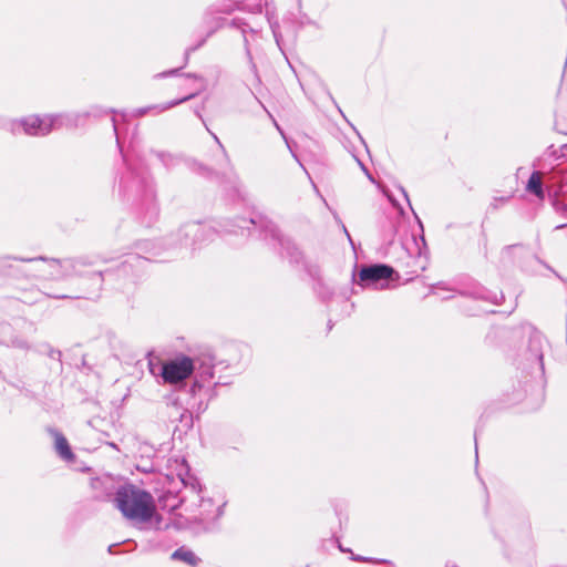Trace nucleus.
I'll list each match as a JSON object with an SVG mask.
<instances>
[{"label":"nucleus","mask_w":567,"mask_h":567,"mask_svg":"<svg viewBox=\"0 0 567 567\" xmlns=\"http://www.w3.org/2000/svg\"><path fill=\"white\" fill-rule=\"evenodd\" d=\"M113 502L122 515L135 524L151 523L153 518H157L153 496L134 485L120 486Z\"/></svg>","instance_id":"obj_1"},{"label":"nucleus","mask_w":567,"mask_h":567,"mask_svg":"<svg viewBox=\"0 0 567 567\" xmlns=\"http://www.w3.org/2000/svg\"><path fill=\"white\" fill-rule=\"evenodd\" d=\"M168 467L172 470V475L175 474L177 478L182 482V484L185 486L186 494L183 496L182 502L183 503H190V506L196 505L197 503L199 506V511L196 513L195 509L190 508V512L195 514V517L200 519L209 518L213 514L212 507L213 502L210 499H204V497L200 495L202 488L190 475H189V467L184 458L178 460H169Z\"/></svg>","instance_id":"obj_2"},{"label":"nucleus","mask_w":567,"mask_h":567,"mask_svg":"<svg viewBox=\"0 0 567 567\" xmlns=\"http://www.w3.org/2000/svg\"><path fill=\"white\" fill-rule=\"evenodd\" d=\"M62 117L59 115L29 116L13 124L14 133L22 130L28 135L43 136L61 126Z\"/></svg>","instance_id":"obj_3"},{"label":"nucleus","mask_w":567,"mask_h":567,"mask_svg":"<svg viewBox=\"0 0 567 567\" xmlns=\"http://www.w3.org/2000/svg\"><path fill=\"white\" fill-rule=\"evenodd\" d=\"M193 371V360L186 355H181L164 363L161 374L166 383L175 384L186 380Z\"/></svg>","instance_id":"obj_4"},{"label":"nucleus","mask_w":567,"mask_h":567,"mask_svg":"<svg viewBox=\"0 0 567 567\" xmlns=\"http://www.w3.org/2000/svg\"><path fill=\"white\" fill-rule=\"evenodd\" d=\"M393 269L385 265H372L359 271V282L365 288L383 289L389 285Z\"/></svg>","instance_id":"obj_5"},{"label":"nucleus","mask_w":567,"mask_h":567,"mask_svg":"<svg viewBox=\"0 0 567 567\" xmlns=\"http://www.w3.org/2000/svg\"><path fill=\"white\" fill-rule=\"evenodd\" d=\"M194 95L190 94L188 96H185L183 99H179V100H175V101H172L167 104H162V105H152V106H148V107H141V109H137L134 111V115L135 116H144L145 114H147L148 112L153 111L155 112L156 114H159L166 110H169L187 100H189L190 97H193Z\"/></svg>","instance_id":"obj_6"},{"label":"nucleus","mask_w":567,"mask_h":567,"mask_svg":"<svg viewBox=\"0 0 567 567\" xmlns=\"http://www.w3.org/2000/svg\"><path fill=\"white\" fill-rule=\"evenodd\" d=\"M172 558L175 560L184 561L189 566H196L199 563V558L190 549L181 547L172 554Z\"/></svg>","instance_id":"obj_7"},{"label":"nucleus","mask_w":567,"mask_h":567,"mask_svg":"<svg viewBox=\"0 0 567 567\" xmlns=\"http://www.w3.org/2000/svg\"><path fill=\"white\" fill-rule=\"evenodd\" d=\"M526 189L537 196L538 198H544V192H543V183H542V175L539 172H534L527 183Z\"/></svg>","instance_id":"obj_8"},{"label":"nucleus","mask_w":567,"mask_h":567,"mask_svg":"<svg viewBox=\"0 0 567 567\" xmlns=\"http://www.w3.org/2000/svg\"><path fill=\"white\" fill-rule=\"evenodd\" d=\"M55 439V450L60 454V456L64 460H71L73 457V453L69 446L66 439L59 432H54Z\"/></svg>","instance_id":"obj_9"},{"label":"nucleus","mask_w":567,"mask_h":567,"mask_svg":"<svg viewBox=\"0 0 567 567\" xmlns=\"http://www.w3.org/2000/svg\"><path fill=\"white\" fill-rule=\"evenodd\" d=\"M532 350L534 352L535 359L540 363L543 368V352H542V340L539 337L535 338L530 342Z\"/></svg>","instance_id":"obj_10"},{"label":"nucleus","mask_w":567,"mask_h":567,"mask_svg":"<svg viewBox=\"0 0 567 567\" xmlns=\"http://www.w3.org/2000/svg\"><path fill=\"white\" fill-rule=\"evenodd\" d=\"M111 483V478L110 477H104V478H95L92 481V487L94 489H99L100 487H102L103 485H106Z\"/></svg>","instance_id":"obj_11"},{"label":"nucleus","mask_w":567,"mask_h":567,"mask_svg":"<svg viewBox=\"0 0 567 567\" xmlns=\"http://www.w3.org/2000/svg\"><path fill=\"white\" fill-rule=\"evenodd\" d=\"M200 230H202V227L199 225H190L188 227L187 234H192V235L196 236Z\"/></svg>","instance_id":"obj_12"},{"label":"nucleus","mask_w":567,"mask_h":567,"mask_svg":"<svg viewBox=\"0 0 567 567\" xmlns=\"http://www.w3.org/2000/svg\"><path fill=\"white\" fill-rule=\"evenodd\" d=\"M274 124H275L276 128L278 130V132L281 134V136L285 138L287 145H289L285 133L282 132L281 127L279 126V124L275 120H274ZM288 147L290 148V146H288Z\"/></svg>","instance_id":"obj_13"},{"label":"nucleus","mask_w":567,"mask_h":567,"mask_svg":"<svg viewBox=\"0 0 567 567\" xmlns=\"http://www.w3.org/2000/svg\"><path fill=\"white\" fill-rule=\"evenodd\" d=\"M243 223H244V225H241L240 227L245 228L247 226V224H254L255 221H254V219H249V220L245 219V220H243Z\"/></svg>","instance_id":"obj_14"},{"label":"nucleus","mask_w":567,"mask_h":567,"mask_svg":"<svg viewBox=\"0 0 567 567\" xmlns=\"http://www.w3.org/2000/svg\"><path fill=\"white\" fill-rule=\"evenodd\" d=\"M112 122H113L114 131L116 132V130H117L116 118H115V117H113V118H112Z\"/></svg>","instance_id":"obj_15"},{"label":"nucleus","mask_w":567,"mask_h":567,"mask_svg":"<svg viewBox=\"0 0 567 567\" xmlns=\"http://www.w3.org/2000/svg\"><path fill=\"white\" fill-rule=\"evenodd\" d=\"M214 140L220 145V142L216 135H214Z\"/></svg>","instance_id":"obj_16"},{"label":"nucleus","mask_w":567,"mask_h":567,"mask_svg":"<svg viewBox=\"0 0 567 567\" xmlns=\"http://www.w3.org/2000/svg\"><path fill=\"white\" fill-rule=\"evenodd\" d=\"M402 193H403V196L405 197V199L409 200L408 199V195H406V193L403 189H402Z\"/></svg>","instance_id":"obj_17"}]
</instances>
